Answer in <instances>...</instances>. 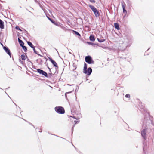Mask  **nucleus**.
<instances>
[{"label": "nucleus", "mask_w": 154, "mask_h": 154, "mask_svg": "<svg viewBox=\"0 0 154 154\" xmlns=\"http://www.w3.org/2000/svg\"><path fill=\"white\" fill-rule=\"evenodd\" d=\"M71 111L73 113H77L79 112L80 109V107L79 104H72L71 106Z\"/></svg>", "instance_id": "obj_1"}, {"label": "nucleus", "mask_w": 154, "mask_h": 154, "mask_svg": "<svg viewBox=\"0 0 154 154\" xmlns=\"http://www.w3.org/2000/svg\"><path fill=\"white\" fill-rule=\"evenodd\" d=\"M56 112L59 114H63L65 113V110L64 108L62 106H56L55 108Z\"/></svg>", "instance_id": "obj_2"}, {"label": "nucleus", "mask_w": 154, "mask_h": 154, "mask_svg": "<svg viewBox=\"0 0 154 154\" xmlns=\"http://www.w3.org/2000/svg\"><path fill=\"white\" fill-rule=\"evenodd\" d=\"M88 6L94 12L95 15L96 17H97L100 16V13L99 11L93 6L91 5H89Z\"/></svg>", "instance_id": "obj_3"}, {"label": "nucleus", "mask_w": 154, "mask_h": 154, "mask_svg": "<svg viewBox=\"0 0 154 154\" xmlns=\"http://www.w3.org/2000/svg\"><path fill=\"white\" fill-rule=\"evenodd\" d=\"M85 60L86 62L89 64H94V63L91 57L90 56H86L85 58Z\"/></svg>", "instance_id": "obj_4"}, {"label": "nucleus", "mask_w": 154, "mask_h": 154, "mask_svg": "<svg viewBox=\"0 0 154 154\" xmlns=\"http://www.w3.org/2000/svg\"><path fill=\"white\" fill-rule=\"evenodd\" d=\"M37 70V72L40 74H42L43 75L45 76L46 77H48V74L46 72L39 69H38Z\"/></svg>", "instance_id": "obj_5"}, {"label": "nucleus", "mask_w": 154, "mask_h": 154, "mask_svg": "<svg viewBox=\"0 0 154 154\" xmlns=\"http://www.w3.org/2000/svg\"><path fill=\"white\" fill-rule=\"evenodd\" d=\"M92 70L91 68H89L88 69L83 71L84 72L88 75H89L91 73Z\"/></svg>", "instance_id": "obj_6"}, {"label": "nucleus", "mask_w": 154, "mask_h": 154, "mask_svg": "<svg viewBox=\"0 0 154 154\" xmlns=\"http://www.w3.org/2000/svg\"><path fill=\"white\" fill-rule=\"evenodd\" d=\"M49 60L53 64L54 66L57 68L58 67V66L57 65L56 62L54 60L51 58L48 57Z\"/></svg>", "instance_id": "obj_7"}, {"label": "nucleus", "mask_w": 154, "mask_h": 154, "mask_svg": "<svg viewBox=\"0 0 154 154\" xmlns=\"http://www.w3.org/2000/svg\"><path fill=\"white\" fill-rule=\"evenodd\" d=\"M3 48L4 49L5 51L11 57V53L10 50L7 47L5 46H4L3 47Z\"/></svg>", "instance_id": "obj_8"}, {"label": "nucleus", "mask_w": 154, "mask_h": 154, "mask_svg": "<svg viewBox=\"0 0 154 154\" xmlns=\"http://www.w3.org/2000/svg\"><path fill=\"white\" fill-rule=\"evenodd\" d=\"M122 6L123 9V12L125 14V15H126L127 13V11L125 10V4L124 3H122Z\"/></svg>", "instance_id": "obj_9"}, {"label": "nucleus", "mask_w": 154, "mask_h": 154, "mask_svg": "<svg viewBox=\"0 0 154 154\" xmlns=\"http://www.w3.org/2000/svg\"><path fill=\"white\" fill-rule=\"evenodd\" d=\"M146 130L145 129H144L142 131H141V134L142 136L145 139L146 137Z\"/></svg>", "instance_id": "obj_10"}, {"label": "nucleus", "mask_w": 154, "mask_h": 154, "mask_svg": "<svg viewBox=\"0 0 154 154\" xmlns=\"http://www.w3.org/2000/svg\"><path fill=\"white\" fill-rule=\"evenodd\" d=\"M4 22L0 19V28L2 29L4 28Z\"/></svg>", "instance_id": "obj_11"}, {"label": "nucleus", "mask_w": 154, "mask_h": 154, "mask_svg": "<svg viewBox=\"0 0 154 154\" xmlns=\"http://www.w3.org/2000/svg\"><path fill=\"white\" fill-rule=\"evenodd\" d=\"M114 26L115 28L117 30H119L120 29L119 25L118 23H115L114 24Z\"/></svg>", "instance_id": "obj_12"}, {"label": "nucleus", "mask_w": 154, "mask_h": 154, "mask_svg": "<svg viewBox=\"0 0 154 154\" xmlns=\"http://www.w3.org/2000/svg\"><path fill=\"white\" fill-rule=\"evenodd\" d=\"M89 39L90 41H94L95 40V38L94 36L93 35H91L89 37Z\"/></svg>", "instance_id": "obj_13"}, {"label": "nucleus", "mask_w": 154, "mask_h": 154, "mask_svg": "<svg viewBox=\"0 0 154 154\" xmlns=\"http://www.w3.org/2000/svg\"><path fill=\"white\" fill-rule=\"evenodd\" d=\"M18 41H19V42L21 46L23 45L24 43L21 40H20L19 38H18Z\"/></svg>", "instance_id": "obj_14"}, {"label": "nucleus", "mask_w": 154, "mask_h": 154, "mask_svg": "<svg viewBox=\"0 0 154 154\" xmlns=\"http://www.w3.org/2000/svg\"><path fill=\"white\" fill-rule=\"evenodd\" d=\"M27 43L28 44V45L30 47H31V48H33V47H34V46H33V45H32V43L31 42H30L29 41V42H27Z\"/></svg>", "instance_id": "obj_15"}, {"label": "nucleus", "mask_w": 154, "mask_h": 154, "mask_svg": "<svg viewBox=\"0 0 154 154\" xmlns=\"http://www.w3.org/2000/svg\"><path fill=\"white\" fill-rule=\"evenodd\" d=\"M97 40L98 41V42H103L105 40V39H104L103 38L99 39L98 38H97Z\"/></svg>", "instance_id": "obj_16"}, {"label": "nucleus", "mask_w": 154, "mask_h": 154, "mask_svg": "<svg viewBox=\"0 0 154 154\" xmlns=\"http://www.w3.org/2000/svg\"><path fill=\"white\" fill-rule=\"evenodd\" d=\"M87 69V65L86 63H85L84 65V67L83 71H85V70Z\"/></svg>", "instance_id": "obj_17"}, {"label": "nucleus", "mask_w": 154, "mask_h": 154, "mask_svg": "<svg viewBox=\"0 0 154 154\" xmlns=\"http://www.w3.org/2000/svg\"><path fill=\"white\" fill-rule=\"evenodd\" d=\"M22 47L23 49L24 50V51L26 52L27 50L26 47L24 45L22 46Z\"/></svg>", "instance_id": "obj_18"}, {"label": "nucleus", "mask_w": 154, "mask_h": 154, "mask_svg": "<svg viewBox=\"0 0 154 154\" xmlns=\"http://www.w3.org/2000/svg\"><path fill=\"white\" fill-rule=\"evenodd\" d=\"M21 58L23 60H24L26 59V58L24 55H22L21 56Z\"/></svg>", "instance_id": "obj_19"}, {"label": "nucleus", "mask_w": 154, "mask_h": 154, "mask_svg": "<svg viewBox=\"0 0 154 154\" xmlns=\"http://www.w3.org/2000/svg\"><path fill=\"white\" fill-rule=\"evenodd\" d=\"M73 32H74V33H75V34H76V35H77L79 36H80V34L79 33H78V32H77V31H73Z\"/></svg>", "instance_id": "obj_20"}, {"label": "nucleus", "mask_w": 154, "mask_h": 154, "mask_svg": "<svg viewBox=\"0 0 154 154\" xmlns=\"http://www.w3.org/2000/svg\"><path fill=\"white\" fill-rule=\"evenodd\" d=\"M49 20L52 23H53V24H55V21H54L53 20H52V19H51L50 18L48 17V18Z\"/></svg>", "instance_id": "obj_21"}, {"label": "nucleus", "mask_w": 154, "mask_h": 154, "mask_svg": "<svg viewBox=\"0 0 154 154\" xmlns=\"http://www.w3.org/2000/svg\"><path fill=\"white\" fill-rule=\"evenodd\" d=\"M125 97L126 98H129L130 97V95L129 94H128L125 95Z\"/></svg>", "instance_id": "obj_22"}, {"label": "nucleus", "mask_w": 154, "mask_h": 154, "mask_svg": "<svg viewBox=\"0 0 154 154\" xmlns=\"http://www.w3.org/2000/svg\"><path fill=\"white\" fill-rule=\"evenodd\" d=\"M89 1L92 3H95V1L94 0H89Z\"/></svg>", "instance_id": "obj_23"}, {"label": "nucleus", "mask_w": 154, "mask_h": 154, "mask_svg": "<svg viewBox=\"0 0 154 154\" xmlns=\"http://www.w3.org/2000/svg\"><path fill=\"white\" fill-rule=\"evenodd\" d=\"M15 28L17 30H21V29H20V28L18 26H16Z\"/></svg>", "instance_id": "obj_24"}, {"label": "nucleus", "mask_w": 154, "mask_h": 154, "mask_svg": "<svg viewBox=\"0 0 154 154\" xmlns=\"http://www.w3.org/2000/svg\"><path fill=\"white\" fill-rule=\"evenodd\" d=\"M33 48V51H34V52L35 53H36V50H35V47H34H34H33V48Z\"/></svg>", "instance_id": "obj_25"}, {"label": "nucleus", "mask_w": 154, "mask_h": 154, "mask_svg": "<svg viewBox=\"0 0 154 154\" xmlns=\"http://www.w3.org/2000/svg\"><path fill=\"white\" fill-rule=\"evenodd\" d=\"M1 45H2V46H3V47H4V46H3V44H2L1 43Z\"/></svg>", "instance_id": "obj_26"}, {"label": "nucleus", "mask_w": 154, "mask_h": 154, "mask_svg": "<svg viewBox=\"0 0 154 154\" xmlns=\"http://www.w3.org/2000/svg\"><path fill=\"white\" fill-rule=\"evenodd\" d=\"M75 124L76 122V121H75Z\"/></svg>", "instance_id": "obj_27"}, {"label": "nucleus", "mask_w": 154, "mask_h": 154, "mask_svg": "<svg viewBox=\"0 0 154 154\" xmlns=\"http://www.w3.org/2000/svg\"><path fill=\"white\" fill-rule=\"evenodd\" d=\"M48 69H49L50 70V68H49L48 67Z\"/></svg>", "instance_id": "obj_28"}]
</instances>
